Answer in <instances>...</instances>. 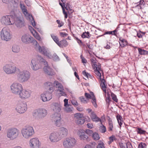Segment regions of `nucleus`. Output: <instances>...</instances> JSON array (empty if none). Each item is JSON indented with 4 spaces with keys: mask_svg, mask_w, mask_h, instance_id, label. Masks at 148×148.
Returning <instances> with one entry per match:
<instances>
[{
    "mask_svg": "<svg viewBox=\"0 0 148 148\" xmlns=\"http://www.w3.org/2000/svg\"><path fill=\"white\" fill-rule=\"evenodd\" d=\"M47 64V62L45 59L41 56H38L32 60L30 65L32 70L36 71L42 68L43 65Z\"/></svg>",
    "mask_w": 148,
    "mask_h": 148,
    "instance_id": "nucleus-1",
    "label": "nucleus"
},
{
    "mask_svg": "<svg viewBox=\"0 0 148 148\" xmlns=\"http://www.w3.org/2000/svg\"><path fill=\"white\" fill-rule=\"evenodd\" d=\"M30 77V73L26 70H21L17 69V80L19 82L23 83L28 80Z\"/></svg>",
    "mask_w": 148,
    "mask_h": 148,
    "instance_id": "nucleus-2",
    "label": "nucleus"
},
{
    "mask_svg": "<svg viewBox=\"0 0 148 148\" xmlns=\"http://www.w3.org/2000/svg\"><path fill=\"white\" fill-rule=\"evenodd\" d=\"M21 132L24 138L29 139L34 134V131L32 127L28 125L23 128L21 130Z\"/></svg>",
    "mask_w": 148,
    "mask_h": 148,
    "instance_id": "nucleus-3",
    "label": "nucleus"
},
{
    "mask_svg": "<svg viewBox=\"0 0 148 148\" xmlns=\"http://www.w3.org/2000/svg\"><path fill=\"white\" fill-rule=\"evenodd\" d=\"M1 39L5 41H8L12 38V35L10 29L7 27H3L0 32Z\"/></svg>",
    "mask_w": 148,
    "mask_h": 148,
    "instance_id": "nucleus-4",
    "label": "nucleus"
},
{
    "mask_svg": "<svg viewBox=\"0 0 148 148\" xmlns=\"http://www.w3.org/2000/svg\"><path fill=\"white\" fill-rule=\"evenodd\" d=\"M20 134V131L17 128L14 127H11L7 130L6 136L8 138L13 140L17 138Z\"/></svg>",
    "mask_w": 148,
    "mask_h": 148,
    "instance_id": "nucleus-5",
    "label": "nucleus"
},
{
    "mask_svg": "<svg viewBox=\"0 0 148 148\" xmlns=\"http://www.w3.org/2000/svg\"><path fill=\"white\" fill-rule=\"evenodd\" d=\"M0 23L3 26L13 25L14 24V16L10 15L3 16L0 17Z\"/></svg>",
    "mask_w": 148,
    "mask_h": 148,
    "instance_id": "nucleus-6",
    "label": "nucleus"
},
{
    "mask_svg": "<svg viewBox=\"0 0 148 148\" xmlns=\"http://www.w3.org/2000/svg\"><path fill=\"white\" fill-rule=\"evenodd\" d=\"M20 7L22 12L23 13L26 19L31 22L32 25L34 27L36 28V23L34 20L33 18L32 15L28 13L27 10L26 8V7L24 4L20 3Z\"/></svg>",
    "mask_w": 148,
    "mask_h": 148,
    "instance_id": "nucleus-7",
    "label": "nucleus"
},
{
    "mask_svg": "<svg viewBox=\"0 0 148 148\" xmlns=\"http://www.w3.org/2000/svg\"><path fill=\"white\" fill-rule=\"evenodd\" d=\"M3 71L7 75L15 74L17 71V68L14 65L10 64H6L2 68Z\"/></svg>",
    "mask_w": 148,
    "mask_h": 148,
    "instance_id": "nucleus-8",
    "label": "nucleus"
},
{
    "mask_svg": "<svg viewBox=\"0 0 148 148\" xmlns=\"http://www.w3.org/2000/svg\"><path fill=\"white\" fill-rule=\"evenodd\" d=\"M77 141L74 138H67L63 142V145L65 148H72L77 144Z\"/></svg>",
    "mask_w": 148,
    "mask_h": 148,
    "instance_id": "nucleus-9",
    "label": "nucleus"
},
{
    "mask_svg": "<svg viewBox=\"0 0 148 148\" xmlns=\"http://www.w3.org/2000/svg\"><path fill=\"white\" fill-rule=\"evenodd\" d=\"M21 38L22 42L25 44H27L33 42L36 45H37V41L28 34H23Z\"/></svg>",
    "mask_w": 148,
    "mask_h": 148,
    "instance_id": "nucleus-10",
    "label": "nucleus"
},
{
    "mask_svg": "<svg viewBox=\"0 0 148 148\" xmlns=\"http://www.w3.org/2000/svg\"><path fill=\"white\" fill-rule=\"evenodd\" d=\"M23 86L21 84L17 82H14L10 86L11 92L15 95L18 94L20 91L23 89Z\"/></svg>",
    "mask_w": 148,
    "mask_h": 148,
    "instance_id": "nucleus-11",
    "label": "nucleus"
},
{
    "mask_svg": "<svg viewBox=\"0 0 148 148\" xmlns=\"http://www.w3.org/2000/svg\"><path fill=\"white\" fill-rule=\"evenodd\" d=\"M15 109L17 112L20 114L24 113L27 109V103L23 102L18 103L16 105Z\"/></svg>",
    "mask_w": 148,
    "mask_h": 148,
    "instance_id": "nucleus-12",
    "label": "nucleus"
},
{
    "mask_svg": "<svg viewBox=\"0 0 148 148\" xmlns=\"http://www.w3.org/2000/svg\"><path fill=\"white\" fill-rule=\"evenodd\" d=\"M61 135L58 132H54L50 134L49 139L52 143L57 142L62 139Z\"/></svg>",
    "mask_w": 148,
    "mask_h": 148,
    "instance_id": "nucleus-13",
    "label": "nucleus"
},
{
    "mask_svg": "<svg viewBox=\"0 0 148 148\" xmlns=\"http://www.w3.org/2000/svg\"><path fill=\"white\" fill-rule=\"evenodd\" d=\"M31 91L26 90L22 89L18 94L20 98L22 99H25L29 98L31 95Z\"/></svg>",
    "mask_w": 148,
    "mask_h": 148,
    "instance_id": "nucleus-14",
    "label": "nucleus"
},
{
    "mask_svg": "<svg viewBox=\"0 0 148 148\" xmlns=\"http://www.w3.org/2000/svg\"><path fill=\"white\" fill-rule=\"evenodd\" d=\"M29 144L30 148H39L40 145L39 139L36 137L31 139Z\"/></svg>",
    "mask_w": 148,
    "mask_h": 148,
    "instance_id": "nucleus-15",
    "label": "nucleus"
},
{
    "mask_svg": "<svg viewBox=\"0 0 148 148\" xmlns=\"http://www.w3.org/2000/svg\"><path fill=\"white\" fill-rule=\"evenodd\" d=\"M61 115L58 113L55 112L52 115L53 120L55 122V123L56 126L60 127L62 125L61 123Z\"/></svg>",
    "mask_w": 148,
    "mask_h": 148,
    "instance_id": "nucleus-16",
    "label": "nucleus"
},
{
    "mask_svg": "<svg viewBox=\"0 0 148 148\" xmlns=\"http://www.w3.org/2000/svg\"><path fill=\"white\" fill-rule=\"evenodd\" d=\"M14 24L18 28H21L25 26V21L22 17H17L15 18L14 17Z\"/></svg>",
    "mask_w": 148,
    "mask_h": 148,
    "instance_id": "nucleus-17",
    "label": "nucleus"
},
{
    "mask_svg": "<svg viewBox=\"0 0 148 148\" xmlns=\"http://www.w3.org/2000/svg\"><path fill=\"white\" fill-rule=\"evenodd\" d=\"M52 98L51 93L48 91L45 92L41 95V99L44 102L50 100Z\"/></svg>",
    "mask_w": 148,
    "mask_h": 148,
    "instance_id": "nucleus-18",
    "label": "nucleus"
},
{
    "mask_svg": "<svg viewBox=\"0 0 148 148\" xmlns=\"http://www.w3.org/2000/svg\"><path fill=\"white\" fill-rule=\"evenodd\" d=\"M54 84H55L56 87L58 88V91L60 92L59 94L60 96H63L66 97L67 96L66 93L64 91V89L62 85L58 81L54 82Z\"/></svg>",
    "mask_w": 148,
    "mask_h": 148,
    "instance_id": "nucleus-19",
    "label": "nucleus"
},
{
    "mask_svg": "<svg viewBox=\"0 0 148 148\" xmlns=\"http://www.w3.org/2000/svg\"><path fill=\"white\" fill-rule=\"evenodd\" d=\"M85 95L87 99H92L91 102L92 103L95 107H97V105L96 103V99L93 93L92 92L91 93V95H90L86 92L85 94Z\"/></svg>",
    "mask_w": 148,
    "mask_h": 148,
    "instance_id": "nucleus-20",
    "label": "nucleus"
},
{
    "mask_svg": "<svg viewBox=\"0 0 148 148\" xmlns=\"http://www.w3.org/2000/svg\"><path fill=\"white\" fill-rule=\"evenodd\" d=\"M38 49L39 52L47 56L49 58H51V55L50 53L47 51L45 47H41L40 46H39Z\"/></svg>",
    "mask_w": 148,
    "mask_h": 148,
    "instance_id": "nucleus-21",
    "label": "nucleus"
},
{
    "mask_svg": "<svg viewBox=\"0 0 148 148\" xmlns=\"http://www.w3.org/2000/svg\"><path fill=\"white\" fill-rule=\"evenodd\" d=\"M45 66L44 67V71L45 73L49 75L52 76L55 74V72L53 69L49 66L47 65H45Z\"/></svg>",
    "mask_w": 148,
    "mask_h": 148,
    "instance_id": "nucleus-22",
    "label": "nucleus"
},
{
    "mask_svg": "<svg viewBox=\"0 0 148 148\" xmlns=\"http://www.w3.org/2000/svg\"><path fill=\"white\" fill-rule=\"evenodd\" d=\"M80 139L82 140H86L88 138V136L86 135V132L84 130L80 129L77 132Z\"/></svg>",
    "mask_w": 148,
    "mask_h": 148,
    "instance_id": "nucleus-23",
    "label": "nucleus"
},
{
    "mask_svg": "<svg viewBox=\"0 0 148 148\" xmlns=\"http://www.w3.org/2000/svg\"><path fill=\"white\" fill-rule=\"evenodd\" d=\"M91 120L94 122H100L102 124V122L101 119L97 116L94 112H92L90 115Z\"/></svg>",
    "mask_w": 148,
    "mask_h": 148,
    "instance_id": "nucleus-24",
    "label": "nucleus"
},
{
    "mask_svg": "<svg viewBox=\"0 0 148 148\" xmlns=\"http://www.w3.org/2000/svg\"><path fill=\"white\" fill-rule=\"evenodd\" d=\"M47 110L45 108H39V117L40 118L43 119L47 115Z\"/></svg>",
    "mask_w": 148,
    "mask_h": 148,
    "instance_id": "nucleus-25",
    "label": "nucleus"
},
{
    "mask_svg": "<svg viewBox=\"0 0 148 148\" xmlns=\"http://www.w3.org/2000/svg\"><path fill=\"white\" fill-rule=\"evenodd\" d=\"M60 134L61 135V138L63 137L67 136L68 131V130L64 127H62L59 128V132Z\"/></svg>",
    "mask_w": 148,
    "mask_h": 148,
    "instance_id": "nucleus-26",
    "label": "nucleus"
},
{
    "mask_svg": "<svg viewBox=\"0 0 148 148\" xmlns=\"http://www.w3.org/2000/svg\"><path fill=\"white\" fill-rule=\"evenodd\" d=\"M53 110L56 113L60 112L61 109L62 107L60 105L57 103H55L53 104Z\"/></svg>",
    "mask_w": 148,
    "mask_h": 148,
    "instance_id": "nucleus-27",
    "label": "nucleus"
},
{
    "mask_svg": "<svg viewBox=\"0 0 148 148\" xmlns=\"http://www.w3.org/2000/svg\"><path fill=\"white\" fill-rule=\"evenodd\" d=\"M119 44L122 47H124L128 45V42L127 40L122 38H120L119 39Z\"/></svg>",
    "mask_w": 148,
    "mask_h": 148,
    "instance_id": "nucleus-28",
    "label": "nucleus"
},
{
    "mask_svg": "<svg viewBox=\"0 0 148 148\" xmlns=\"http://www.w3.org/2000/svg\"><path fill=\"white\" fill-rule=\"evenodd\" d=\"M60 47L63 48L66 47L68 45L67 41L64 39L59 41L57 44Z\"/></svg>",
    "mask_w": 148,
    "mask_h": 148,
    "instance_id": "nucleus-29",
    "label": "nucleus"
},
{
    "mask_svg": "<svg viewBox=\"0 0 148 148\" xmlns=\"http://www.w3.org/2000/svg\"><path fill=\"white\" fill-rule=\"evenodd\" d=\"M100 81L101 82V88L104 92L105 95H106V88H107L105 85V80L103 78L102 79H101Z\"/></svg>",
    "mask_w": 148,
    "mask_h": 148,
    "instance_id": "nucleus-30",
    "label": "nucleus"
},
{
    "mask_svg": "<svg viewBox=\"0 0 148 148\" xmlns=\"http://www.w3.org/2000/svg\"><path fill=\"white\" fill-rule=\"evenodd\" d=\"M45 85L46 87H49V89L50 91L51 90L52 92L54 90L53 84L52 82H47L45 84Z\"/></svg>",
    "mask_w": 148,
    "mask_h": 148,
    "instance_id": "nucleus-31",
    "label": "nucleus"
},
{
    "mask_svg": "<svg viewBox=\"0 0 148 148\" xmlns=\"http://www.w3.org/2000/svg\"><path fill=\"white\" fill-rule=\"evenodd\" d=\"M116 118L119 125L121 127L123 123V118L119 114L116 116Z\"/></svg>",
    "mask_w": 148,
    "mask_h": 148,
    "instance_id": "nucleus-32",
    "label": "nucleus"
},
{
    "mask_svg": "<svg viewBox=\"0 0 148 148\" xmlns=\"http://www.w3.org/2000/svg\"><path fill=\"white\" fill-rule=\"evenodd\" d=\"M32 34L40 42L42 41L43 38L40 37L39 34L36 31L34 32V33Z\"/></svg>",
    "mask_w": 148,
    "mask_h": 148,
    "instance_id": "nucleus-33",
    "label": "nucleus"
},
{
    "mask_svg": "<svg viewBox=\"0 0 148 148\" xmlns=\"http://www.w3.org/2000/svg\"><path fill=\"white\" fill-rule=\"evenodd\" d=\"M92 66L93 69H94L95 71L97 70H101L100 64L98 62L95 64H93Z\"/></svg>",
    "mask_w": 148,
    "mask_h": 148,
    "instance_id": "nucleus-34",
    "label": "nucleus"
},
{
    "mask_svg": "<svg viewBox=\"0 0 148 148\" xmlns=\"http://www.w3.org/2000/svg\"><path fill=\"white\" fill-rule=\"evenodd\" d=\"M12 50L13 52L14 53H18L20 51L19 47L17 45H14L12 48Z\"/></svg>",
    "mask_w": 148,
    "mask_h": 148,
    "instance_id": "nucleus-35",
    "label": "nucleus"
},
{
    "mask_svg": "<svg viewBox=\"0 0 148 148\" xmlns=\"http://www.w3.org/2000/svg\"><path fill=\"white\" fill-rule=\"evenodd\" d=\"M91 36V35L90 34V33L88 32H84L81 35V37L83 38H89Z\"/></svg>",
    "mask_w": 148,
    "mask_h": 148,
    "instance_id": "nucleus-36",
    "label": "nucleus"
},
{
    "mask_svg": "<svg viewBox=\"0 0 148 148\" xmlns=\"http://www.w3.org/2000/svg\"><path fill=\"white\" fill-rule=\"evenodd\" d=\"M139 53L141 55L148 54V51H147L140 48L138 49Z\"/></svg>",
    "mask_w": 148,
    "mask_h": 148,
    "instance_id": "nucleus-37",
    "label": "nucleus"
},
{
    "mask_svg": "<svg viewBox=\"0 0 148 148\" xmlns=\"http://www.w3.org/2000/svg\"><path fill=\"white\" fill-rule=\"evenodd\" d=\"M146 32H143L140 30L137 32V36L139 38H142L145 35Z\"/></svg>",
    "mask_w": 148,
    "mask_h": 148,
    "instance_id": "nucleus-38",
    "label": "nucleus"
},
{
    "mask_svg": "<svg viewBox=\"0 0 148 148\" xmlns=\"http://www.w3.org/2000/svg\"><path fill=\"white\" fill-rule=\"evenodd\" d=\"M82 74L88 79L89 78L92 79V78L93 76L90 74L86 72L85 70L83 71L82 73Z\"/></svg>",
    "mask_w": 148,
    "mask_h": 148,
    "instance_id": "nucleus-39",
    "label": "nucleus"
},
{
    "mask_svg": "<svg viewBox=\"0 0 148 148\" xmlns=\"http://www.w3.org/2000/svg\"><path fill=\"white\" fill-rule=\"evenodd\" d=\"M69 106H67L65 107L64 108V111L67 113L72 112L73 109V107H69Z\"/></svg>",
    "mask_w": 148,
    "mask_h": 148,
    "instance_id": "nucleus-40",
    "label": "nucleus"
},
{
    "mask_svg": "<svg viewBox=\"0 0 148 148\" xmlns=\"http://www.w3.org/2000/svg\"><path fill=\"white\" fill-rule=\"evenodd\" d=\"M138 134H144L146 133V131L143 130L141 128H138L136 130Z\"/></svg>",
    "mask_w": 148,
    "mask_h": 148,
    "instance_id": "nucleus-41",
    "label": "nucleus"
},
{
    "mask_svg": "<svg viewBox=\"0 0 148 148\" xmlns=\"http://www.w3.org/2000/svg\"><path fill=\"white\" fill-rule=\"evenodd\" d=\"M97 148H105L103 143L101 140H99L98 142Z\"/></svg>",
    "mask_w": 148,
    "mask_h": 148,
    "instance_id": "nucleus-42",
    "label": "nucleus"
},
{
    "mask_svg": "<svg viewBox=\"0 0 148 148\" xmlns=\"http://www.w3.org/2000/svg\"><path fill=\"white\" fill-rule=\"evenodd\" d=\"M71 103L74 106H77L78 105L75 98L74 97H72L71 99Z\"/></svg>",
    "mask_w": 148,
    "mask_h": 148,
    "instance_id": "nucleus-43",
    "label": "nucleus"
},
{
    "mask_svg": "<svg viewBox=\"0 0 148 148\" xmlns=\"http://www.w3.org/2000/svg\"><path fill=\"white\" fill-rule=\"evenodd\" d=\"M92 137L93 139L95 140H98L100 138L99 134L97 132L93 133L92 135Z\"/></svg>",
    "mask_w": 148,
    "mask_h": 148,
    "instance_id": "nucleus-44",
    "label": "nucleus"
},
{
    "mask_svg": "<svg viewBox=\"0 0 148 148\" xmlns=\"http://www.w3.org/2000/svg\"><path fill=\"white\" fill-rule=\"evenodd\" d=\"M101 71V70H95V73L97 75V77L98 79H99L100 80L101 79H103L101 78V73L100 72V71Z\"/></svg>",
    "mask_w": 148,
    "mask_h": 148,
    "instance_id": "nucleus-45",
    "label": "nucleus"
},
{
    "mask_svg": "<svg viewBox=\"0 0 148 148\" xmlns=\"http://www.w3.org/2000/svg\"><path fill=\"white\" fill-rule=\"evenodd\" d=\"M74 116L77 120L82 118L83 117V115L80 113H77L75 114Z\"/></svg>",
    "mask_w": 148,
    "mask_h": 148,
    "instance_id": "nucleus-46",
    "label": "nucleus"
},
{
    "mask_svg": "<svg viewBox=\"0 0 148 148\" xmlns=\"http://www.w3.org/2000/svg\"><path fill=\"white\" fill-rule=\"evenodd\" d=\"M51 58H52L53 60L55 61H58L60 60V59L56 53H54L52 56H51Z\"/></svg>",
    "mask_w": 148,
    "mask_h": 148,
    "instance_id": "nucleus-47",
    "label": "nucleus"
},
{
    "mask_svg": "<svg viewBox=\"0 0 148 148\" xmlns=\"http://www.w3.org/2000/svg\"><path fill=\"white\" fill-rule=\"evenodd\" d=\"M109 141L108 142V144L110 145L114 140H116L115 136L114 135H112L109 138Z\"/></svg>",
    "mask_w": 148,
    "mask_h": 148,
    "instance_id": "nucleus-48",
    "label": "nucleus"
},
{
    "mask_svg": "<svg viewBox=\"0 0 148 148\" xmlns=\"http://www.w3.org/2000/svg\"><path fill=\"white\" fill-rule=\"evenodd\" d=\"M51 36L53 40L57 44L59 41V40L57 36H55L53 34H51Z\"/></svg>",
    "mask_w": 148,
    "mask_h": 148,
    "instance_id": "nucleus-49",
    "label": "nucleus"
},
{
    "mask_svg": "<svg viewBox=\"0 0 148 148\" xmlns=\"http://www.w3.org/2000/svg\"><path fill=\"white\" fill-rule=\"evenodd\" d=\"M102 126H101L99 127V130L100 132L102 133H104L106 131V127L104 125H103L102 124Z\"/></svg>",
    "mask_w": 148,
    "mask_h": 148,
    "instance_id": "nucleus-50",
    "label": "nucleus"
},
{
    "mask_svg": "<svg viewBox=\"0 0 148 148\" xmlns=\"http://www.w3.org/2000/svg\"><path fill=\"white\" fill-rule=\"evenodd\" d=\"M85 121V120L84 119H82V118L77 119L76 120V123L78 124H83L84 123Z\"/></svg>",
    "mask_w": 148,
    "mask_h": 148,
    "instance_id": "nucleus-51",
    "label": "nucleus"
},
{
    "mask_svg": "<svg viewBox=\"0 0 148 148\" xmlns=\"http://www.w3.org/2000/svg\"><path fill=\"white\" fill-rule=\"evenodd\" d=\"M111 95L112 99L115 102H118V99H117L116 95L112 92L111 93Z\"/></svg>",
    "mask_w": 148,
    "mask_h": 148,
    "instance_id": "nucleus-52",
    "label": "nucleus"
},
{
    "mask_svg": "<svg viewBox=\"0 0 148 148\" xmlns=\"http://www.w3.org/2000/svg\"><path fill=\"white\" fill-rule=\"evenodd\" d=\"M33 116L35 117L39 116V108L35 110L32 113Z\"/></svg>",
    "mask_w": 148,
    "mask_h": 148,
    "instance_id": "nucleus-53",
    "label": "nucleus"
},
{
    "mask_svg": "<svg viewBox=\"0 0 148 148\" xmlns=\"http://www.w3.org/2000/svg\"><path fill=\"white\" fill-rule=\"evenodd\" d=\"M108 129L110 131H112L113 128V123L111 120H109L108 122Z\"/></svg>",
    "mask_w": 148,
    "mask_h": 148,
    "instance_id": "nucleus-54",
    "label": "nucleus"
},
{
    "mask_svg": "<svg viewBox=\"0 0 148 148\" xmlns=\"http://www.w3.org/2000/svg\"><path fill=\"white\" fill-rule=\"evenodd\" d=\"M147 145L146 144L143 143H140L138 146V148H146Z\"/></svg>",
    "mask_w": 148,
    "mask_h": 148,
    "instance_id": "nucleus-55",
    "label": "nucleus"
},
{
    "mask_svg": "<svg viewBox=\"0 0 148 148\" xmlns=\"http://www.w3.org/2000/svg\"><path fill=\"white\" fill-rule=\"evenodd\" d=\"M57 23L58 24V27H61L63 25V23L59 20H57L56 21Z\"/></svg>",
    "mask_w": 148,
    "mask_h": 148,
    "instance_id": "nucleus-56",
    "label": "nucleus"
},
{
    "mask_svg": "<svg viewBox=\"0 0 148 148\" xmlns=\"http://www.w3.org/2000/svg\"><path fill=\"white\" fill-rule=\"evenodd\" d=\"M120 147L121 148H126L127 143H120L119 144Z\"/></svg>",
    "mask_w": 148,
    "mask_h": 148,
    "instance_id": "nucleus-57",
    "label": "nucleus"
},
{
    "mask_svg": "<svg viewBox=\"0 0 148 148\" xmlns=\"http://www.w3.org/2000/svg\"><path fill=\"white\" fill-rule=\"evenodd\" d=\"M85 132L89 136L93 134V131L92 130L89 129L86 130Z\"/></svg>",
    "mask_w": 148,
    "mask_h": 148,
    "instance_id": "nucleus-58",
    "label": "nucleus"
},
{
    "mask_svg": "<svg viewBox=\"0 0 148 148\" xmlns=\"http://www.w3.org/2000/svg\"><path fill=\"white\" fill-rule=\"evenodd\" d=\"M90 62H91L92 65V66L93 64H96L97 62L96 61V59L95 58H92L90 60Z\"/></svg>",
    "mask_w": 148,
    "mask_h": 148,
    "instance_id": "nucleus-59",
    "label": "nucleus"
},
{
    "mask_svg": "<svg viewBox=\"0 0 148 148\" xmlns=\"http://www.w3.org/2000/svg\"><path fill=\"white\" fill-rule=\"evenodd\" d=\"M68 100L66 99H64V106L65 107H66L67 106H70V104L68 103Z\"/></svg>",
    "mask_w": 148,
    "mask_h": 148,
    "instance_id": "nucleus-60",
    "label": "nucleus"
},
{
    "mask_svg": "<svg viewBox=\"0 0 148 148\" xmlns=\"http://www.w3.org/2000/svg\"><path fill=\"white\" fill-rule=\"evenodd\" d=\"M68 34L64 32H60V36L62 37H65L68 35Z\"/></svg>",
    "mask_w": 148,
    "mask_h": 148,
    "instance_id": "nucleus-61",
    "label": "nucleus"
},
{
    "mask_svg": "<svg viewBox=\"0 0 148 148\" xmlns=\"http://www.w3.org/2000/svg\"><path fill=\"white\" fill-rule=\"evenodd\" d=\"M81 101L84 103H86L87 100L86 99L83 97H81L79 98Z\"/></svg>",
    "mask_w": 148,
    "mask_h": 148,
    "instance_id": "nucleus-62",
    "label": "nucleus"
},
{
    "mask_svg": "<svg viewBox=\"0 0 148 148\" xmlns=\"http://www.w3.org/2000/svg\"><path fill=\"white\" fill-rule=\"evenodd\" d=\"M64 4V7H65L66 9L67 10H70L71 9V8H70V7L71 6V5H70V4L69 3H67V4L66 5V6H65V3Z\"/></svg>",
    "mask_w": 148,
    "mask_h": 148,
    "instance_id": "nucleus-63",
    "label": "nucleus"
},
{
    "mask_svg": "<svg viewBox=\"0 0 148 148\" xmlns=\"http://www.w3.org/2000/svg\"><path fill=\"white\" fill-rule=\"evenodd\" d=\"M80 58L82 60V62L83 63H86L87 62V60L82 55H81Z\"/></svg>",
    "mask_w": 148,
    "mask_h": 148,
    "instance_id": "nucleus-64",
    "label": "nucleus"
}]
</instances>
